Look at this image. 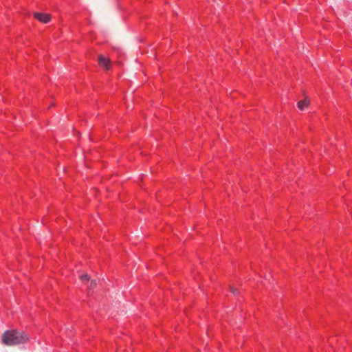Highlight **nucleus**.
<instances>
[{
  "label": "nucleus",
  "mask_w": 352,
  "mask_h": 352,
  "mask_svg": "<svg viewBox=\"0 0 352 352\" xmlns=\"http://www.w3.org/2000/svg\"><path fill=\"white\" fill-rule=\"evenodd\" d=\"M29 337L24 332L16 330H8L2 335V342L7 346H13L27 342Z\"/></svg>",
  "instance_id": "f257e3e1"
},
{
  "label": "nucleus",
  "mask_w": 352,
  "mask_h": 352,
  "mask_svg": "<svg viewBox=\"0 0 352 352\" xmlns=\"http://www.w3.org/2000/svg\"><path fill=\"white\" fill-rule=\"evenodd\" d=\"M33 15L36 19L43 23H47L51 19V16L49 14L34 12Z\"/></svg>",
  "instance_id": "f03ea898"
},
{
  "label": "nucleus",
  "mask_w": 352,
  "mask_h": 352,
  "mask_svg": "<svg viewBox=\"0 0 352 352\" xmlns=\"http://www.w3.org/2000/svg\"><path fill=\"white\" fill-rule=\"evenodd\" d=\"M98 63L106 70H109L111 68L110 60L103 55L98 56Z\"/></svg>",
  "instance_id": "7ed1b4c3"
},
{
  "label": "nucleus",
  "mask_w": 352,
  "mask_h": 352,
  "mask_svg": "<svg viewBox=\"0 0 352 352\" xmlns=\"http://www.w3.org/2000/svg\"><path fill=\"white\" fill-rule=\"evenodd\" d=\"M309 105V100L307 98L305 100H300L298 102L297 106L298 108L300 110H304L305 107H307Z\"/></svg>",
  "instance_id": "20e7f679"
},
{
  "label": "nucleus",
  "mask_w": 352,
  "mask_h": 352,
  "mask_svg": "<svg viewBox=\"0 0 352 352\" xmlns=\"http://www.w3.org/2000/svg\"><path fill=\"white\" fill-rule=\"evenodd\" d=\"M80 279L82 281H89L90 277L88 274H85L80 276Z\"/></svg>",
  "instance_id": "39448f33"
},
{
  "label": "nucleus",
  "mask_w": 352,
  "mask_h": 352,
  "mask_svg": "<svg viewBox=\"0 0 352 352\" xmlns=\"http://www.w3.org/2000/svg\"><path fill=\"white\" fill-rule=\"evenodd\" d=\"M97 285V282L96 280H91L90 284L89 285V289H94Z\"/></svg>",
  "instance_id": "423d86ee"
},
{
  "label": "nucleus",
  "mask_w": 352,
  "mask_h": 352,
  "mask_svg": "<svg viewBox=\"0 0 352 352\" xmlns=\"http://www.w3.org/2000/svg\"><path fill=\"white\" fill-rule=\"evenodd\" d=\"M230 290H231V292H232L234 294H235L236 293V288H232H232L230 289Z\"/></svg>",
  "instance_id": "0eeeda50"
}]
</instances>
